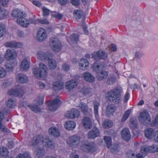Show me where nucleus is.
<instances>
[{"mask_svg":"<svg viewBox=\"0 0 158 158\" xmlns=\"http://www.w3.org/2000/svg\"><path fill=\"white\" fill-rule=\"evenodd\" d=\"M116 109V107L114 104L108 105L106 108V114L107 116L113 115Z\"/></svg>","mask_w":158,"mask_h":158,"instance_id":"obj_17","label":"nucleus"},{"mask_svg":"<svg viewBox=\"0 0 158 158\" xmlns=\"http://www.w3.org/2000/svg\"><path fill=\"white\" fill-rule=\"evenodd\" d=\"M29 68V63L25 59L23 60L20 66V69L23 71H26Z\"/></svg>","mask_w":158,"mask_h":158,"instance_id":"obj_24","label":"nucleus"},{"mask_svg":"<svg viewBox=\"0 0 158 158\" xmlns=\"http://www.w3.org/2000/svg\"><path fill=\"white\" fill-rule=\"evenodd\" d=\"M106 68L105 64L103 62H101L98 64L96 63L93 64V69L97 73V78L98 80H103L108 76L107 72L103 70Z\"/></svg>","mask_w":158,"mask_h":158,"instance_id":"obj_2","label":"nucleus"},{"mask_svg":"<svg viewBox=\"0 0 158 158\" xmlns=\"http://www.w3.org/2000/svg\"><path fill=\"white\" fill-rule=\"evenodd\" d=\"M49 46L55 52H59L61 48V44L59 39L56 37H52L50 39Z\"/></svg>","mask_w":158,"mask_h":158,"instance_id":"obj_4","label":"nucleus"},{"mask_svg":"<svg viewBox=\"0 0 158 158\" xmlns=\"http://www.w3.org/2000/svg\"><path fill=\"white\" fill-rule=\"evenodd\" d=\"M80 138L78 136L74 135L70 136L67 142L69 146L72 148L77 147L80 143Z\"/></svg>","mask_w":158,"mask_h":158,"instance_id":"obj_5","label":"nucleus"},{"mask_svg":"<svg viewBox=\"0 0 158 158\" xmlns=\"http://www.w3.org/2000/svg\"><path fill=\"white\" fill-rule=\"evenodd\" d=\"M121 91L122 89L120 87H116L110 90L106 94L107 99L115 104H118L121 101Z\"/></svg>","mask_w":158,"mask_h":158,"instance_id":"obj_1","label":"nucleus"},{"mask_svg":"<svg viewBox=\"0 0 158 158\" xmlns=\"http://www.w3.org/2000/svg\"><path fill=\"white\" fill-rule=\"evenodd\" d=\"M37 58L42 61L47 60L52 57V53L49 52H44L42 50L38 51L36 54Z\"/></svg>","mask_w":158,"mask_h":158,"instance_id":"obj_7","label":"nucleus"},{"mask_svg":"<svg viewBox=\"0 0 158 158\" xmlns=\"http://www.w3.org/2000/svg\"><path fill=\"white\" fill-rule=\"evenodd\" d=\"M112 152L116 153L119 151V146L118 144H115L111 146L110 148Z\"/></svg>","mask_w":158,"mask_h":158,"instance_id":"obj_40","label":"nucleus"},{"mask_svg":"<svg viewBox=\"0 0 158 158\" xmlns=\"http://www.w3.org/2000/svg\"><path fill=\"white\" fill-rule=\"evenodd\" d=\"M35 153L37 157L40 158L45 155V150L43 148L38 147L36 148Z\"/></svg>","mask_w":158,"mask_h":158,"instance_id":"obj_30","label":"nucleus"},{"mask_svg":"<svg viewBox=\"0 0 158 158\" xmlns=\"http://www.w3.org/2000/svg\"><path fill=\"white\" fill-rule=\"evenodd\" d=\"M107 57V55L106 52L103 51H101L99 54V58L100 59H105Z\"/></svg>","mask_w":158,"mask_h":158,"instance_id":"obj_58","label":"nucleus"},{"mask_svg":"<svg viewBox=\"0 0 158 158\" xmlns=\"http://www.w3.org/2000/svg\"><path fill=\"white\" fill-rule=\"evenodd\" d=\"M63 69L65 71H68L70 69V68L69 65L67 64H64L62 66Z\"/></svg>","mask_w":158,"mask_h":158,"instance_id":"obj_61","label":"nucleus"},{"mask_svg":"<svg viewBox=\"0 0 158 158\" xmlns=\"http://www.w3.org/2000/svg\"><path fill=\"white\" fill-rule=\"evenodd\" d=\"M30 108L32 111L36 113L40 112L41 110L40 108L37 106H31Z\"/></svg>","mask_w":158,"mask_h":158,"instance_id":"obj_52","label":"nucleus"},{"mask_svg":"<svg viewBox=\"0 0 158 158\" xmlns=\"http://www.w3.org/2000/svg\"><path fill=\"white\" fill-rule=\"evenodd\" d=\"M150 152L154 153L158 152V146L155 144L149 146Z\"/></svg>","mask_w":158,"mask_h":158,"instance_id":"obj_42","label":"nucleus"},{"mask_svg":"<svg viewBox=\"0 0 158 158\" xmlns=\"http://www.w3.org/2000/svg\"><path fill=\"white\" fill-rule=\"evenodd\" d=\"M39 68H35L33 69V71L35 76L39 78H45L47 75V68L43 63L39 64Z\"/></svg>","mask_w":158,"mask_h":158,"instance_id":"obj_3","label":"nucleus"},{"mask_svg":"<svg viewBox=\"0 0 158 158\" xmlns=\"http://www.w3.org/2000/svg\"><path fill=\"white\" fill-rule=\"evenodd\" d=\"M24 88L20 85H17L15 89L9 90L8 92L10 95L19 97H22L24 93Z\"/></svg>","mask_w":158,"mask_h":158,"instance_id":"obj_6","label":"nucleus"},{"mask_svg":"<svg viewBox=\"0 0 158 158\" xmlns=\"http://www.w3.org/2000/svg\"><path fill=\"white\" fill-rule=\"evenodd\" d=\"M63 84L60 81H58L54 82L52 84V87L55 91H58L63 88Z\"/></svg>","mask_w":158,"mask_h":158,"instance_id":"obj_28","label":"nucleus"},{"mask_svg":"<svg viewBox=\"0 0 158 158\" xmlns=\"http://www.w3.org/2000/svg\"><path fill=\"white\" fill-rule=\"evenodd\" d=\"M130 127L131 129H134L137 126V121L134 118H132L130 119Z\"/></svg>","mask_w":158,"mask_h":158,"instance_id":"obj_39","label":"nucleus"},{"mask_svg":"<svg viewBox=\"0 0 158 158\" xmlns=\"http://www.w3.org/2000/svg\"><path fill=\"white\" fill-rule=\"evenodd\" d=\"M82 123L84 127L86 129H90L92 126L91 119L88 117H85L83 118Z\"/></svg>","mask_w":158,"mask_h":158,"instance_id":"obj_16","label":"nucleus"},{"mask_svg":"<svg viewBox=\"0 0 158 158\" xmlns=\"http://www.w3.org/2000/svg\"><path fill=\"white\" fill-rule=\"evenodd\" d=\"M154 130L152 128H147L144 131L145 137L148 139H152L154 136Z\"/></svg>","mask_w":158,"mask_h":158,"instance_id":"obj_26","label":"nucleus"},{"mask_svg":"<svg viewBox=\"0 0 158 158\" xmlns=\"http://www.w3.org/2000/svg\"><path fill=\"white\" fill-rule=\"evenodd\" d=\"M72 109L70 111H68L66 112L65 114V116L68 118H73V115Z\"/></svg>","mask_w":158,"mask_h":158,"instance_id":"obj_55","label":"nucleus"},{"mask_svg":"<svg viewBox=\"0 0 158 158\" xmlns=\"http://www.w3.org/2000/svg\"><path fill=\"white\" fill-rule=\"evenodd\" d=\"M6 32V28L3 24H0V38L2 37Z\"/></svg>","mask_w":158,"mask_h":158,"instance_id":"obj_48","label":"nucleus"},{"mask_svg":"<svg viewBox=\"0 0 158 158\" xmlns=\"http://www.w3.org/2000/svg\"><path fill=\"white\" fill-rule=\"evenodd\" d=\"M15 100L13 98H10L6 102V104L7 107L12 108L15 105Z\"/></svg>","mask_w":158,"mask_h":158,"instance_id":"obj_33","label":"nucleus"},{"mask_svg":"<svg viewBox=\"0 0 158 158\" xmlns=\"http://www.w3.org/2000/svg\"><path fill=\"white\" fill-rule=\"evenodd\" d=\"M99 134V129L96 127H94L89 132L88 138L89 139H92L98 137Z\"/></svg>","mask_w":158,"mask_h":158,"instance_id":"obj_15","label":"nucleus"},{"mask_svg":"<svg viewBox=\"0 0 158 158\" xmlns=\"http://www.w3.org/2000/svg\"><path fill=\"white\" fill-rule=\"evenodd\" d=\"M73 15L75 18L76 19H80L83 16V12L81 10H75L73 12Z\"/></svg>","mask_w":158,"mask_h":158,"instance_id":"obj_34","label":"nucleus"},{"mask_svg":"<svg viewBox=\"0 0 158 158\" xmlns=\"http://www.w3.org/2000/svg\"><path fill=\"white\" fill-rule=\"evenodd\" d=\"M70 2L75 6H78L80 4V0H71Z\"/></svg>","mask_w":158,"mask_h":158,"instance_id":"obj_63","label":"nucleus"},{"mask_svg":"<svg viewBox=\"0 0 158 158\" xmlns=\"http://www.w3.org/2000/svg\"><path fill=\"white\" fill-rule=\"evenodd\" d=\"M84 79L89 82H92L94 81V77L90 73L85 72L83 73V75Z\"/></svg>","mask_w":158,"mask_h":158,"instance_id":"obj_27","label":"nucleus"},{"mask_svg":"<svg viewBox=\"0 0 158 158\" xmlns=\"http://www.w3.org/2000/svg\"><path fill=\"white\" fill-rule=\"evenodd\" d=\"M25 13H23V12L19 10H13L11 14L12 16L18 18V19L25 16Z\"/></svg>","mask_w":158,"mask_h":158,"instance_id":"obj_25","label":"nucleus"},{"mask_svg":"<svg viewBox=\"0 0 158 158\" xmlns=\"http://www.w3.org/2000/svg\"><path fill=\"white\" fill-rule=\"evenodd\" d=\"M143 55V53L139 51L136 52L135 54V57L138 59H140Z\"/></svg>","mask_w":158,"mask_h":158,"instance_id":"obj_62","label":"nucleus"},{"mask_svg":"<svg viewBox=\"0 0 158 158\" xmlns=\"http://www.w3.org/2000/svg\"><path fill=\"white\" fill-rule=\"evenodd\" d=\"M77 82L75 80L69 81L66 83L65 88L69 92L77 87Z\"/></svg>","mask_w":158,"mask_h":158,"instance_id":"obj_20","label":"nucleus"},{"mask_svg":"<svg viewBox=\"0 0 158 158\" xmlns=\"http://www.w3.org/2000/svg\"><path fill=\"white\" fill-rule=\"evenodd\" d=\"M81 109V111L85 115H86L88 112V105L85 103L81 102L77 106Z\"/></svg>","mask_w":158,"mask_h":158,"instance_id":"obj_22","label":"nucleus"},{"mask_svg":"<svg viewBox=\"0 0 158 158\" xmlns=\"http://www.w3.org/2000/svg\"><path fill=\"white\" fill-rule=\"evenodd\" d=\"M61 103L60 100L57 98L47 102V105L49 106V109L50 110L54 111L58 108Z\"/></svg>","mask_w":158,"mask_h":158,"instance_id":"obj_8","label":"nucleus"},{"mask_svg":"<svg viewBox=\"0 0 158 158\" xmlns=\"http://www.w3.org/2000/svg\"><path fill=\"white\" fill-rule=\"evenodd\" d=\"M49 133L50 135L54 136L55 137H58L60 135V133L57 128L52 127L49 130Z\"/></svg>","mask_w":158,"mask_h":158,"instance_id":"obj_29","label":"nucleus"},{"mask_svg":"<svg viewBox=\"0 0 158 158\" xmlns=\"http://www.w3.org/2000/svg\"><path fill=\"white\" fill-rule=\"evenodd\" d=\"M92 89L90 88L87 87H84L81 89V92L85 95H87L91 92Z\"/></svg>","mask_w":158,"mask_h":158,"instance_id":"obj_44","label":"nucleus"},{"mask_svg":"<svg viewBox=\"0 0 158 158\" xmlns=\"http://www.w3.org/2000/svg\"><path fill=\"white\" fill-rule=\"evenodd\" d=\"M131 110H128L126 111L122 119V121L124 122L128 118L131 112Z\"/></svg>","mask_w":158,"mask_h":158,"instance_id":"obj_46","label":"nucleus"},{"mask_svg":"<svg viewBox=\"0 0 158 158\" xmlns=\"http://www.w3.org/2000/svg\"><path fill=\"white\" fill-rule=\"evenodd\" d=\"M113 125V123L111 120H106L103 121L102 126L103 127L106 128H110Z\"/></svg>","mask_w":158,"mask_h":158,"instance_id":"obj_37","label":"nucleus"},{"mask_svg":"<svg viewBox=\"0 0 158 158\" xmlns=\"http://www.w3.org/2000/svg\"><path fill=\"white\" fill-rule=\"evenodd\" d=\"M6 69V70L8 72H12L14 70L11 61L8 60L5 63Z\"/></svg>","mask_w":158,"mask_h":158,"instance_id":"obj_38","label":"nucleus"},{"mask_svg":"<svg viewBox=\"0 0 158 158\" xmlns=\"http://www.w3.org/2000/svg\"><path fill=\"white\" fill-rule=\"evenodd\" d=\"M44 145L46 147L53 148L55 147V144L53 142L50 140L49 138H45L42 140Z\"/></svg>","mask_w":158,"mask_h":158,"instance_id":"obj_23","label":"nucleus"},{"mask_svg":"<svg viewBox=\"0 0 158 158\" xmlns=\"http://www.w3.org/2000/svg\"><path fill=\"white\" fill-rule=\"evenodd\" d=\"M46 31L43 28H41L38 31L37 34V39L38 41L42 42L45 40L47 38Z\"/></svg>","mask_w":158,"mask_h":158,"instance_id":"obj_10","label":"nucleus"},{"mask_svg":"<svg viewBox=\"0 0 158 158\" xmlns=\"http://www.w3.org/2000/svg\"><path fill=\"white\" fill-rule=\"evenodd\" d=\"M43 11V15L44 16H48L49 15L50 10L45 7H43L42 8Z\"/></svg>","mask_w":158,"mask_h":158,"instance_id":"obj_60","label":"nucleus"},{"mask_svg":"<svg viewBox=\"0 0 158 158\" xmlns=\"http://www.w3.org/2000/svg\"><path fill=\"white\" fill-rule=\"evenodd\" d=\"M76 126L75 123L73 121H68L65 124V127L68 130H73Z\"/></svg>","mask_w":158,"mask_h":158,"instance_id":"obj_32","label":"nucleus"},{"mask_svg":"<svg viewBox=\"0 0 158 158\" xmlns=\"http://www.w3.org/2000/svg\"><path fill=\"white\" fill-rule=\"evenodd\" d=\"M16 158H31L28 153L26 152L23 154L18 155Z\"/></svg>","mask_w":158,"mask_h":158,"instance_id":"obj_45","label":"nucleus"},{"mask_svg":"<svg viewBox=\"0 0 158 158\" xmlns=\"http://www.w3.org/2000/svg\"><path fill=\"white\" fill-rule=\"evenodd\" d=\"M4 118V114L3 112L0 110V129L3 132H6L8 131L7 128L2 123V120Z\"/></svg>","mask_w":158,"mask_h":158,"instance_id":"obj_31","label":"nucleus"},{"mask_svg":"<svg viewBox=\"0 0 158 158\" xmlns=\"http://www.w3.org/2000/svg\"><path fill=\"white\" fill-rule=\"evenodd\" d=\"M16 78V81L21 84L27 83L28 81V77L23 73H19L17 74Z\"/></svg>","mask_w":158,"mask_h":158,"instance_id":"obj_12","label":"nucleus"},{"mask_svg":"<svg viewBox=\"0 0 158 158\" xmlns=\"http://www.w3.org/2000/svg\"><path fill=\"white\" fill-rule=\"evenodd\" d=\"M78 35L77 34H73L71 35L70 38L72 42H77L78 40Z\"/></svg>","mask_w":158,"mask_h":158,"instance_id":"obj_51","label":"nucleus"},{"mask_svg":"<svg viewBox=\"0 0 158 158\" xmlns=\"http://www.w3.org/2000/svg\"><path fill=\"white\" fill-rule=\"evenodd\" d=\"M52 57L50 59H48V66L50 69H54L56 67V61L52 59Z\"/></svg>","mask_w":158,"mask_h":158,"instance_id":"obj_36","label":"nucleus"},{"mask_svg":"<svg viewBox=\"0 0 158 158\" xmlns=\"http://www.w3.org/2000/svg\"><path fill=\"white\" fill-rule=\"evenodd\" d=\"M38 21L40 23L44 24H49V22L48 21V20L46 19H38Z\"/></svg>","mask_w":158,"mask_h":158,"instance_id":"obj_64","label":"nucleus"},{"mask_svg":"<svg viewBox=\"0 0 158 158\" xmlns=\"http://www.w3.org/2000/svg\"><path fill=\"white\" fill-rule=\"evenodd\" d=\"M5 45L7 47L19 48L22 47L23 44L22 43L19 42H16L14 41H10L6 43L5 44Z\"/></svg>","mask_w":158,"mask_h":158,"instance_id":"obj_19","label":"nucleus"},{"mask_svg":"<svg viewBox=\"0 0 158 158\" xmlns=\"http://www.w3.org/2000/svg\"><path fill=\"white\" fill-rule=\"evenodd\" d=\"M100 53V51H99L97 52H94L92 55V57L95 60H98L99 58V54Z\"/></svg>","mask_w":158,"mask_h":158,"instance_id":"obj_56","label":"nucleus"},{"mask_svg":"<svg viewBox=\"0 0 158 158\" xmlns=\"http://www.w3.org/2000/svg\"><path fill=\"white\" fill-rule=\"evenodd\" d=\"M94 106V113L96 117L98 118V108L100 105V103L97 101H94L93 102Z\"/></svg>","mask_w":158,"mask_h":158,"instance_id":"obj_35","label":"nucleus"},{"mask_svg":"<svg viewBox=\"0 0 158 158\" xmlns=\"http://www.w3.org/2000/svg\"><path fill=\"white\" fill-rule=\"evenodd\" d=\"M126 155L128 158H134L135 157L134 153L131 150L128 151Z\"/></svg>","mask_w":158,"mask_h":158,"instance_id":"obj_59","label":"nucleus"},{"mask_svg":"<svg viewBox=\"0 0 158 158\" xmlns=\"http://www.w3.org/2000/svg\"><path fill=\"white\" fill-rule=\"evenodd\" d=\"M79 65L81 69L87 70L89 67V62L87 60L82 58L79 62Z\"/></svg>","mask_w":158,"mask_h":158,"instance_id":"obj_21","label":"nucleus"},{"mask_svg":"<svg viewBox=\"0 0 158 158\" xmlns=\"http://www.w3.org/2000/svg\"><path fill=\"white\" fill-rule=\"evenodd\" d=\"M8 15V12L6 10H0V19H2Z\"/></svg>","mask_w":158,"mask_h":158,"instance_id":"obj_49","label":"nucleus"},{"mask_svg":"<svg viewBox=\"0 0 158 158\" xmlns=\"http://www.w3.org/2000/svg\"><path fill=\"white\" fill-rule=\"evenodd\" d=\"M43 140V137L42 136H36L33 138L30 144L33 147L35 148Z\"/></svg>","mask_w":158,"mask_h":158,"instance_id":"obj_14","label":"nucleus"},{"mask_svg":"<svg viewBox=\"0 0 158 158\" xmlns=\"http://www.w3.org/2000/svg\"><path fill=\"white\" fill-rule=\"evenodd\" d=\"M81 149L83 151L85 152H90L94 150L95 144L94 142L89 143L86 144H82L81 145Z\"/></svg>","mask_w":158,"mask_h":158,"instance_id":"obj_11","label":"nucleus"},{"mask_svg":"<svg viewBox=\"0 0 158 158\" xmlns=\"http://www.w3.org/2000/svg\"><path fill=\"white\" fill-rule=\"evenodd\" d=\"M6 75V70L3 68L0 67V78L4 77Z\"/></svg>","mask_w":158,"mask_h":158,"instance_id":"obj_57","label":"nucleus"},{"mask_svg":"<svg viewBox=\"0 0 158 158\" xmlns=\"http://www.w3.org/2000/svg\"><path fill=\"white\" fill-rule=\"evenodd\" d=\"M116 80V78L113 76H110L107 81V85H111L114 84Z\"/></svg>","mask_w":158,"mask_h":158,"instance_id":"obj_41","label":"nucleus"},{"mask_svg":"<svg viewBox=\"0 0 158 158\" xmlns=\"http://www.w3.org/2000/svg\"><path fill=\"white\" fill-rule=\"evenodd\" d=\"M121 136L123 139L126 141L129 140L131 138L130 131L128 128L123 129L121 131Z\"/></svg>","mask_w":158,"mask_h":158,"instance_id":"obj_18","label":"nucleus"},{"mask_svg":"<svg viewBox=\"0 0 158 158\" xmlns=\"http://www.w3.org/2000/svg\"><path fill=\"white\" fill-rule=\"evenodd\" d=\"M22 20H23L22 22V23L20 24V25L25 27H27L29 24V22L28 21L26 20L24 18H22Z\"/></svg>","mask_w":158,"mask_h":158,"instance_id":"obj_54","label":"nucleus"},{"mask_svg":"<svg viewBox=\"0 0 158 158\" xmlns=\"http://www.w3.org/2000/svg\"><path fill=\"white\" fill-rule=\"evenodd\" d=\"M139 121L142 124L146 125L151 122V118L148 112H141L139 116Z\"/></svg>","mask_w":158,"mask_h":158,"instance_id":"obj_9","label":"nucleus"},{"mask_svg":"<svg viewBox=\"0 0 158 158\" xmlns=\"http://www.w3.org/2000/svg\"><path fill=\"white\" fill-rule=\"evenodd\" d=\"M17 56V53L14 49H8L5 54V57L8 60L15 58Z\"/></svg>","mask_w":158,"mask_h":158,"instance_id":"obj_13","label":"nucleus"},{"mask_svg":"<svg viewBox=\"0 0 158 158\" xmlns=\"http://www.w3.org/2000/svg\"><path fill=\"white\" fill-rule=\"evenodd\" d=\"M141 152L143 154H145L147 152H150L149 146H143L141 148Z\"/></svg>","mask_w":158,"mask_h":158,"instance_id":"obj_47","label":"nucleus"},{"mask_svg":"<svg viewBox=\"0 0 158 158\" xmlns=\"http://www.w3.org/2000/svg\"><path fill=\"white\" fill-rule=\"evenodd\" d=\"M104 140L106 144L107 147L109 148L111 145V139L110 137L109 136H105Z\"/></svg>","mask_w":158,"mask_h":158,"instance_id":"obj_43","label":"nucleus"},{"mask_svg":"<svg viewBox=\"0 0 158 158\" xmlns=\"http://www.w3.org/2000/svg\"><path fill=\"white\" fill-rule=\"evenodd\" d=\"M22 20H23L22 22V23L20 24V25L25 27H27L29 24V22L28 21L26 20L24 18H22Z\"/></svg>","mask_w":158,"mask_h":158,"instance_id":"obj_53","label":"nucleus"},{"mask_svg":"<svg viewBox=\"0 0 158 158\" xmlns=\"http://www.w3.org/2000/svg\"><path fill=\"white\" fill-rule=\"evenodd\" d=\"M72 111L73 118H77L80 115V112L77 110L75 109H73Z\"/></svg>","mask_w":158,"mask_h":158,"instance_id":"obj_50","label":"nucleus"}]
</instances>
